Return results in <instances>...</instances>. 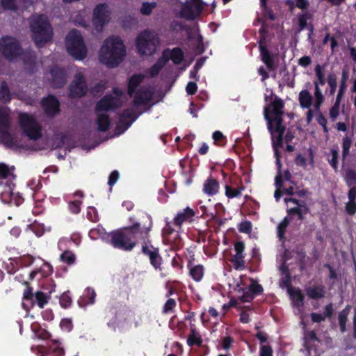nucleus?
<instances>
[{
  "label": "nucleus",
  "mask_w": 356,
  "mask_h": 356,
  "mask_svg": "<svg viewBox=\"0 0 356 356\" xmlns=\"http://www.w3.org/2000/svg\"><path fill=\"white\" fill-rule=\"evenodd\" d=\"M150 227H142L140 222L123 227L108 234L112 245H148L152 241Z\"/></svg>",
  "instance_id": "nucleus-1"
},
{
  "label": "nucleus",
  "mask_w": 356,
  "mask_h": 356,
  "mask_svg": "<svg viewBox=\"0 0 356 356\" xmlns=\"http://www.w3.org/2000/svg\"><path fill=\"white\" fill-rule=\"evenodd\" d=\"M126 55V47L122 40L117 36H110L103 42L99 58L102 63L113 68L117 67Z\"/></svg>",
  "instance_id": "nucleus-2"
},
{
  "label": "nucleus",
  "mask_w": 356,
  "mask_h": 356,
  "mask_svg": "<svg viewBox=\"0 0 356 356\" xmlns=\"http://www.w3.org/2000/svg\"><path fill=\"white\" fill-rule=\"evenodd\" d=\"M195 212L190 207H186L177 213L172 221L165 220V225L162 230V236L164 245H179L181 238L178 230H175L172 226L181 229L184 222H191Z\"/></svg>",
  "instance_id": "nucleus-3"
},
{
  "label": "nucleus",
  "mask_w": 356,
  "mask_h": 356,
  "mask_svg": "<svg viewBox=\"0 0 356 356\" xmlns=\"http://www.w3.org/2000/svg\"><path fill=\"white\" fill-rule=\"evenodd\" d=\"M284 102L279 97L264 108V118L268 122V129L274 137L275 132H284L286 127L283 124L282 116Z\"/></svg>",
  "instance_id": "nucleus-4"
},
{
  "label": "nucleus",
  "mask_w": 356,
  "mask_h": 356,
  "mask_svg": "<svg viewBox=\"0 0 356 356\" xmlns=\"http://www.w3.org/2000/svg\"><path fill=\"white\" fill-rule=\"evenodd\" d=\"M32 39L38 47H43L52 39L53 29L46 16L40 15L31 22Z\"/></svg>",
  "instance_id": "nucleus-5"
},
{
  "label": "nucleus",
  "mask_w": 356,
  "mask_h": 356,
  "mask_svg": "<svg viewBox=\"0 0 356 356\" xmlns=\"http://www.w3.org/2000/svg\"><path fill=\"white\" fill-rule=\"evenodd\" d=\"M159 44L160 38L158 34L149 29L140 32L136 40L138 53L143 56L154 54Z\"/></svg>",
  "instance_id": "nucleus-6"
},
{
  "label": "nucleus",
  "mask_w": 356,
  "mask_h": 356,
  "mask_svg": "<svg viewBox=\"0 0 356 356\" xmlns=\"http://www.w3.org/2000/svg\"><path fill=\"white\" fill-rule=\"evenodd\" d=\"M66 48L70 55L76 60H83L87 55V48L79 31L71 30L66 36Z\"/></svg>",
  "instance_id": "nucleus-7"
},
{
  "label": "nucleus",
  "mask_w": 356,
  "mask_h": 356,
  "mask_svg": "<svg viewBox=\"0 0 356 356\" xmlns=\"http://www.w3.org/2000/svg\"><path fill=\"white\" fill-rule=\"evenodd\" d=\"M131 313L127 307L120 304L109 305L106 309V318L108 319V327L115 331L121 323H125L129 320Z\"/></svg>",
  "instance_id": "nucleus-8"
},
{
  "label": "nucleus",
  "mask_w": 356,
  "mask_h": 356,
  "mask_svg": "<svg viewBox=\"0 0 356 356\" xmlns=\"http://www.w3.org/2000/svg\"><path fill=\"white\" fill-rule=\"evenodd\" d=\"M19 125L23 135L31 140H38L41 136V127L35 118L26 113H21L19 116Z\"/></svg>",
  "instance_id": "nucleus-9"
},
{
  "label": "nucleus",
  "mask_w": 356,
  "mask_h": 356,
  "mask_svg": "<svg viewBox=\"0 0 356 356\" xmlns=\"http://www.w3.org/2000/svg\"><path fill=\"white\" fill-rule=\"evenodd\" d=\"M0 52L6 60L11 61L22 54V47L15 38L3 35L0 38Z\"/></svg>",
  "instance_id": "nucleus-10"
},
{
  "label": "nucleus",
  "mask_w": 356,
  "mask_h": 356,
  "mask_svg": "<svg viewBox=\"0 0 356 356\" xmlns=\"http://www.w3.org/2000/svg\"><path fill=\"white\" fill-rule=\"evenodd\" d=\"M10 118L5 109H0V136L4 145L10 148L18 147L19 143L10 132Z\"/></svg>",
  "instance_id": "nucleus-11"
},
{
  "label": "nucleus",
  "mask_w": 356,
  "mask_h": 356,
  "mask_svg": "<svg viewBox=\"0 0 356 356\" xmlns=\"http://www.w3.org/2000/svg\"><path fill=\"white\" fill-rule=\"evenodd\" d=\"M87 92L88 86L84 76L77 73L69 86V97L70 98L82 97L86 95Z\"/></svg>",
  "instance_id": "nucleus-12"
},
{
  "label": "nucleus",
  "mask_w": 356,
  "mask_h": 356,
  "mask_svg": "<svg viewBox=\"0 0 356 356\" xmlns=\"http://www.w3.org/2000/svg\"><path fill=\"white\" fill-rule=\"evenodd\" d=\"M109 21V12L106 3H100L93 10L92 24L95 29L102 31L104 26Z\"/></svg>",
  "instance_id": "nucleus-13"
},
{
  "label": "nucleus",
  "mask_w": 356,
  "mask_h": 356,
  "mask_svg": "<svg viewBox=\"0 0 356 356\" xmlns=\"http://www.w3.org/2000/svg\"><path fill=\"white\" fill-rule=\"evenodd\" d=\"M122 106L120 98L107 94L102 97L95 105V113L107 112L114 111Z\"/></svg>",
  "instance_id": "nucleus-14"
},
{
  "label": "nucleus",
  "mask_w": 356,
  "mask_h": 356,
  "mask_svg": "<svg viewBox=\"0 0 356 356\" xmlns=\"http://www.w3.org/2000/svg\"><path fill=\"white\" fill-rule=\"evenodd\" d=\"M233 290L238 295L232 297L229 303L228 307H237L239 302H245V276L240 275L238 279H234L232 284Z\"/></svg>",
  "instance_id": "nucleus-15"
},
{
  "label": "nucleus",
  "mask_w": 356,
  "mask_h": 356,
  "mask_svg": "<svg viewBox=\"0 0 356 356\" xmlns=\"http://www.w3.org/2000/svg\"><path fill=\"white\" fill-rule=\"evenodd\" d=\"M51 86L54 88H62L67 83L66 70L58 65L53 66L50 70Z\"/></svg>",
  "instance_id": "nucleus-16"
},
{
  "label": "nucleus",
  "mask_w": 356,
  "mask_h": 356,
  "mask_svg": "<svg viewBox=\"0 0 356 356\" xmlns=\"http://www.w3.org/2000/svg\"><path fill=\"white\" fill-rule=\"evenodd\" d=\"M41 104L45 114L49 117H54L60 113V102L54 95H49L44 97Z\"/></svg>",
  "instance_id": "nucleus-17"
},
{
  "label": "nucleus",
  "mask_w": 356,
  "mask_h": 356,
  "mask_svg": "<svg viewBox=\"0 0 356 356\" xmlns=\"http://www.w3.org/2000/svg\"><path fill=\"white\" fill-rule=\"evenodd\" d=\"M134 94L133 106L135 107L147 104L152 97V92L146 86L141 87Z\"/></svg>",
  "instance_id": "nucleus-18"
},
{
  "label": "nucleus",
  "mask_w": 356,
  "mask_h": 356,
  "mask_svg": "<svg viewBox=\"0 0 356 356\" xmlns=\"http://www.w3.org/2000/svg\"><path fill=\"white\" fill-rule=\"evenodd\" d=\"M143 253L149 259L150 264L156 268H160L162 257L159 254V249L154 246H142Z\"/></svg>",
  "instance_id": "nucleus-19"
},
{
  "label": "nucleus",
  "mask_w": 356,
  "mask_h": 356,
  "mask_svg": "<svg viewBox=\"0 0 356 356\" xmlns=\"http://www.w3.org/2000/svg\"><path fill=\"white\" fill-rule=\"evenodd\" d=\"M244 248L245 246H234L235 254L232 255L229 261L236 270H243L245 267L243 254Z\"/></svg>",
  "instance_id": "nucleus-20"
},
{
  "label": "nucleus",
  "mask_w": 356,
  "mask_h": 356,
  "mask_svg": "<svg viewBox=\"0 0 356 356\" xmlns=\"http://www.w3.org/2000/svg\"><path fill=\"white\" fill-rule=\"evenodd\" d=\"M177 16L181 19L187 20H194L195 19V14L193 9V3L191 1L186 0L182 3L181 8L179 10Z\"/></svg>",
  "instance_id": "nucleus-21"
},
{
  "label": "nucleus",
  "mask_w": 356,
  "mask_h": 356,
  "mask_svg": "<svg viewBox=\"0 0 356 356\" xmlns=\"http://www.w3.org/2000/svg\"><path fill=\"white\" fill-rule=\"evenodd\" d=\"M219 188V182L210 176L204 182L203 192L208 195L212 196L218 192Z\"/></svg>",
  "instance_id": "nucleus-22"
},
{
  "label": "nucleus",
  "mask_w": 356,
  "mask_h": 356,
  "mask_svg": "<svg viewBox=\"0 0 356 356\" xmlns=\"http://www.w3.org/2000/svg\"><path fill=\"white\" fill-rule=\"evenodd\" d=\"M145 76L141 74H136L131 76L128 82L127 93L129 97H133L136 91V88L143 81Z\"/></svg>",
  "instance_id": "nucleus-23"
},
{
  "label": "nucleus",
  "mask_w": 356,
  "mask_h": 356,
  "mask_svg": "<svg viewBox=\"0 0 356 356\" xmlns=\"http://www.w3.org/2000/svg\"><path fill=\"white\" fill-rule=\"evenodd\" d=\"M250 282L248 291H246V302L251 301L254 296L261 294L263 292V287L258 284L257 280L250 278Z\"/></svg>",
  "instance_id": "nucleus-24"
},
{
  "label": "nucleus",
  "mask_w": 356,
  "mask_h": 356,
  "mask_svg": "<svg viewBox=\"0 0 356 356\" xmlns=\"http://www.w3.org/2000/svg\"><path fill=\"white\" fill-rule=\"evenodd\" d=\"M97 114V129L101 132H106L110 129L111 121L109 115L106 113Z\"/></svg>",
  "instance_id": "nucleus-25"
},
{
  "label": "nucleus",
  "mask_w": 356,
  "mask_h": 356,
  "mask_svg": "<svg viewBox=\"0 0 356 356\" xmlns=\"http://www.w3.org/2000/svg\"><path fill=\"white\" fill-rule=\"evenodd\" d=\"M189 269V275L192 279L195 282H200L204 275V267L202 265L197 264L192 266V262L190 261L187 264Z\"/></svg>",
  "instance_id": "nucleus-26"
},
{
  "label": "nucleus",
  "mask_w": 356,
  "mask_h": 356,
  "mask_svg": "<svg viewBox=\"0 0 356 356\" xmlns=\"http://www.w3.org/2000/svg\"><path fill=\"white\" fill-rule=\"evenodd\" d=\"M306 293L312 299H320L325 296V289L322 285L309 286L306 289Z\"/></svg>",
  "instance_id": "nucleus-27"
},
{
  "label": "nucleus",
  "mask_w": 356,
  "mask_h": 356,
  "mask_svg": "<svg viewBox=\"0 0 356 356\" xmlns=\"http://www.w3.org/2000/svg\"><path fill=\"white\" fill-rule=\"evenodd\" d=\"M168 56L169 60H171L175 65H179L184 60V53L180 47L169 49Z\"/></svg>",
  "instance_id": "nucleus-28"
},
{
  "label": "nucleus",
  "mask_w": 356,
  "mask_h": 356,
  "mask_svg": "<svg viewBox=\"0 0 356 356\" xmlns=\"http://www.w3.org/2000/svg\"><path fill=\"white\" fill-rule=\"evenodd\" d=\"M35 259V258L29 254H24L22 256L15 258H9V260L15 262L17 265H19L21 267L30 266L33 264Z\"/></svg>",
  "instance_id": "nucleus-29"
},
{
  "label": "nucleus",
  "mask_w": 356,
  "mask_h": 356,
  "mask_svg": "<svg viewBox=\"0 0 356 356\" xmlns=\"http://www.w3.org/2000/svg\"><path fill=\"white\" fill-rule=\"evenodd\" d=\"M202 338L201 335L197 333L195 328L191 330V332L187 339V344L190 347L197 346L198 347L202 346Z\"/></svg>",
  "instance_id": "nucleus-30"
},
{
  "label": "nucleus",
  "mask_w": 356,
  "mask_h": 356,
  "mask_svg": "<svg viewBox=\"0 0 356 356\" xmlns=\"http://www.w3.org/2000/svg\"><path fill=\"white\" fill-rule=\"evenodd\" d=\"M284 132H275L274 133V137L272 136V140H273V146L275 150V155L276 157V159L277 158L280 159V153L279 151V148L282 147L283 145V134Z\"/></svg>",
  "instance_id": "nucleus-31"
},
{
  "label": "nucleus",
  "mask_w": 356,
  "mask_h": 356,
  "mask_svg": "<svg viewBox=\"0 0 356 356\" xmlns=\"http://www.w3.org/2000/svg\"><path fill=\"white\" fill-rule=\"evenodd\" d=\"M288 292L294 302L295 307H299L303 305L304 296L300 289H295L292 287H289Z\"/></svg>",
  "instance_id": "nucleus-32"
},
{
  "label": "nucleus",
  "mask_w": 356,
  "mask_h": 356,
  "mask_svg": "<svg viewBox=\"0 0 356 356\" xmlns=\"http://www.w3.org/2000/svg\"><path fill=\"white\" fill-rule=\"evenodd\" d=\"M12 94L8 88L7 83L3 81L0 86V100L6 104L11 101Z\"/></svg>",
  "instance_id": "nucleus-33"
},
{
  "label": "nucleus",
  "mask_w": 356,
  "mask_h": 356,
  "mask_svg": "<svg viewBox=\"0 0 356 356\" xmlns=\"http://www.w3.org/2000/svg\"><path fill=\"white\" fill-rule=\"evenodd\" d=\"M24 284L26 286V289H24L23 293V300L24 301L29 302L30 304V307H33L35 305V293L33 292V288L26 281L24 282Z\"/></svg>",
  "instance_id": "nucleus-34"
},
{
  "label": "nucleus",
  "mask_w": 356,
  "mask_h": 356,
  "mask_svg": "<svg viewBox=\"0 0 356 356\" xmlns=\"http://www.w3.org/2000/svg\"><path fill=\"white\" fill-rule=\"evenodd\" d=\"M350 312V306L347 305L345 309L339 312L338 316L339 324L341 332H344L346 330V324L348 321V316Z\"/></svg>",
  "instance_id": "nucleus-35"
},
{
  "label": "nucleus",
  "mask_w": 356,
  "mask_h": 356,
  "mask_svg": "<svg viewBox=\"0 0 356 356\" xmlns=\"http://www.w3.org/2000/svg\"><path fill=\"white\" fill-rule=\"evenodd\" d=\"M299 102L302 107L309 108L312 102L310 93L306 90H302L299 95Z\"/></svg>",
  "instance_id": "nucleus-36"
},
{
  "label": "nucleus",
  "mask_w": 356,
  "mask_h": 356,
  "mask_svg": "<svg viewBox=\"0 0 356 356\" xmlns=\"http://www.w3.org/2000/svg\"><path fill=\"white\" fill-rule=\"evenodd\" d=\"M0 5L6 11L17 12L19 9L16 0H0Z\"/></svg>",
  "instance_id": "nucleus-37"
},
{
  "label": "nucleus",
  "mask_w": 356,
  "mask_h": 356,
  "mask_svg": "<svg viewBox=\"0 0 356 356\" xmlns=\"http://www.w3.org/2000/svg\"><path fill=\"white\" fill-rule=\"evenodd\" d=\"M35 305L42 309L48 302V297L47 294L42 291H38L35 293L34 297Z\"/></svg>",
  "instance_id": "nucleus-38"
},
{
  "label": "nucleus",
  "mask_w": 356,
  "mask_h": 356,
  "mask_svg": "<svg viewBox=\"0 0 356 356\" xmlns=\"http://www.w3.org/2000/svg\"><path fill=\"white\" fill-rule=\"evenodd\" d=\"M72 303V299L70 294V291L64 292L59 298L60 306L63 309H68Z\"/></svg>",
  "instance_id": "nucleus-39"
},
{
  "label": "nucleus",
  "mask_w": 356,
  "mask_h": 356,
  "mask_svg": "<svg viewBox=\"0 0 356 356\" xmlns=\"http://www.w3.org/2000/svg\"><path fill=\"white\" fill-rule=\"evenodd\" d=\"M28 230L35 234V235L37 237L42 236L45 232L44 225L42 224L37 223L36 222H34L33 224L29 225L27 231Z\"/></svg>",
  "instance_id": "nucleus-40"
},
{
  "label": "nucleus",
  "mask_w": 356,
  "mask_h": 356,
  "mask_svg": "<svg viewBox=\"0 0 356 356\" xmlns=\"http://www.w3.org/2000/svg\"><path fill=\"white\" fill-rule=\"evenodd\" d=\"M60 260L68 265H72L74 263L76 257L75 254L70 250L64 251L60 256Z\"/></svg>",
  "instance_id": "nucleus-41"
},
{
  "label": "nucleus",
  "mask_w": 356,
  "mask_h": 356,
  "mask_svg": "<svg viewBox=\"0 0 356 356\" xmlns=\"http://www.w3.org/2000/svg\"><path fill=\"white\" fill-rule=\"evenodd\" d=\"M212 138L214 143L220 147H224L226 144L227 139L223 134L220 131H216L213 133Z\"/></svg>",
  "instance_id": "nucleus-42"
},
{
  "label": "nucleus",
  "mask_w": 356,
  "mask_h": 356,
  "mask_svg": "<svg viewBox=\"0 0 356 356\" xmlns=\"http://www.w3.org/2000/svg\"><path fill=\"white\" fill-rule=\"evenodd\" d=\"M312 18V15L308 12L300 15L298 16V22H299V29L298 32H300L307 26V20H310Z\"/></svg>",
  "instance_id": "nucleus-43"
},
{
  "label": "nucleus",
  "mask_w": 356,
  "mask_h": 356,
  "mask_svg": "<svg viewBox=\"0 0 356 356\" xmlns=\"http://www.w3.org/2000/svg\"><path fill=\"white\" fill-rule=\"evenodd\" d=\"M12 175V172L9 167L3 163H0V185L3 184V181L6 179L10 175Z\"/></svg>",
  "instance_id": "nucleus-44"
},
{
  "label": "nucleus",
  "mask_w": 356,
  "mask_h": 356,
  "mask_svg": "<svg viewBox=\"0 0 356 356\" xmlns=\"http://www.w3.org/2000/svg\"><path fill=\"white\" fill-rule=\"evenodd\" d=\"M177 306V302L175 299L169 298L164 304L162 313L164 314L172 312Z\"/></svg>",
  "instance_id": "nucleus-45"
},
{
  "label": "nucleus",
  "mask_w": 356,
  "mask_h": 356,
  "mask_svg": "<svg viewBox=\"0 0 356 356\" xmlns=\"http://www.w3.org/2000/svg\"><path fill=\"white\" fill-rule=\"evenodd\" d=\"M345 179L348 186L356 184V171L350 168L347 169L345 174Z\"/></svg>",
  "instance_id": "nucleus-46"
},
{
  "label": "nucleus",
  "mask_w": 356,
  "mask_h": 356,
  "mask_svg": "<svg viewBox=\"0 0 356 356\" xmlns=\"http://www.w3.org/2000/svg\"><path fill=\"white\" fill-rule=\"evenodd\" d=\"M81 204H82V201L79 200L70 201L68 203V209L72 213L78 214L81 211Z\"/></svg>",
  "instance_id": "nucleus-47"
},
{
  "label": "nucleus",
  "mask_w": 356,
  "mask_h": 356,
  "mask_svg": "<svg viewBox=\"0 0 356 356\" xmlns=\"http://www.w3.org/2000/svg\"><path fill=\"white\" fill-rule=\"evenodd\" d=\"M87 218L93 222L99 220L97 210L94 207H88L87 209Z\"/></svg>",
  "instance_id": "nucleus-48"
},
{
  "label": "nucleus",
  "mask_w": 356,
  "mask_h": 356,
  "mask_svg": "<svg viewBox=\"0 0 356 356\" xmlns=\"http://www.w3.org/2000/svg\"><path fill=\"white\" fill-rule=\"evenodd\" d=\"M314 86H315V92H314V95H315V97L316 99V104H315V108L316 110H318L319 109V107H320V105L323 103V96L321 92V90L318 86V83L317 82H315L314 83Z\"/></svg>",
  "instance_id": "nucleus-49"
},
{
  "label": "nucleus",
  "mask_w": 356,
  "mask_h": 356,
  "mask_svg": "<svg viewBox=\"0 0 356 356\" xmlns=\"http://www.w3.org/2000/svg\"><path fill=\"white\" fill-rule=\"evenodd\" d=\"M156 6L155 3L143 2L140 8V13L143 15H149L153 8Z\"/></svg>",
  "instance_id": "nucleus-50"
},
{
  "label": "nucleus",
  "mask_w": 356,
  "mask_h": 356,
  "mask_svg": "<svg viewBox=\"0 0 356 356\" xmlns=\"http://www.w3.org/2000/svg\"><path fill=\"white\" fill-rule=\"evenodd\" d=\"M225 194L229 198L236 197L241 195V189L232 186H226Z\"/></svg>",
  "instance_id": "nucleus-51"
},
{
  "label": "nucleus",
  "mask_w": 356,
  "mask_h": 356,
  "mask_svg": "<svg viewBox=\"0 0 356 356\" xmlns=\"http://www.w3.org/2000/svg\"><path fill=\"white\" fill-rule=\"evenodd\" d=\"M169 52V49H165L163 50L162 53V56L157 60L155 64L159 66L161 69H162L166 63L169 61V58L168 56V53Z\"/></svg>",
  "instance_id": "nucleus-52"
},
{
  "label": "nucleus",
  "mask_w": 356,
  "mask_h": 356,
  "mask_svg": "<svg viewBox=\"0 0 356 356\" xmlns=\"http://www.w3.org/2000/svg\"><path fill=\"white\" fill-rule=\"evenodd\" d=\"M131 122L128 121L124 117L120 115L117 129H122L121 132H123L127 130L131 125Z\"/></svg>",
  "instance_id": "nucleus-53"
},
{
  "label": "nucleus",
  "mask_w": 356,
  "mask_h": 356,
  "mask_svg": "<svg viewBox=\"0 0 356 356\" xmlns=\"http://www.w3.org/2000/svg\"><path fill=\"white\" fill-rule=\"evenodd\" d=\"M53 344L54 347H51L50 349L52 350L54 356H64L65 350L63 348L60 346V343L57 340H53Z\"/></svg>",
  "instance_id": "nucleus-54"
},
{
  "label": "nucleus",
  "mask_w": 356,
  "mask_h": 356,
  "mask_svg": "<svg viewBox=\"0 0 356 356\" xmlns=\"http://www.w3.org/2000/svg\"><path fill=\"white\" fill-rule=\"evenodd\" d=\"M352 145V140L349 137L343 139V159H345L349 154V149Z\"/></svg>",
  "instance_id": "nucleus-55"
},
{
  "label": "nucleus",
  "mask_w": 356,
  "mask_h": 356,
  "mask_svg": "<svg viewBox=\"0 0 356 356\" xmlns=\"http://www.w3.org/2000/svg\"><path fill=\"white\" fill-rule=\"evenodd\" d=\"M327 83L330 87V93L333 95L337 88V76L334 74H330L327 76Z\"/></svg>",
  "instance_id": "nucleus-56"
},
{
  "label": "nucleus",
  "mask_w": 356,
  "mask_h": 356,
  "mask_svg": "<svg viewBox=\"0 0 356 356\" xmlns=\"http://www.w3.org/2000/svg\"><path fill=\"white\" fill-rule=\"evenodd\" d=\"M323 67L320 65H317L315 67V73L318 79V83H319L321 85L323 86L325 83L324 74H323Z\"/></svg>",
  "instance_id": "nucleus-57"
},
{
  "label": "nucleus",
  "mask_w": 356,
  "mask_h": 356,
  "mask_svg": "<svg viewBox=\"0 0 356 356\" xmlns=\"http://www.w3.org/2000/svg\"><path fill=\"white\" fill-rule=\"evenodd\" d=\"M60 327L63 330L70 332L73 328L72 320L70 318H63L60 322Z\"/></svg>",
  "instance_id": "nucleus-58"
},
{
  "label": "nucleus",
  "mask_w": 356,
  "mask_h": 356,
  "mask_svg": "<svg viewBox=\"0 0 356 356\" xmlns=\"http://www.w3.org/2000/svg\"><path fill=\"white\" fill-rule=\"evenodd\" d=\"M234 343V339L230 336H226L222 339L221 346L225 350H229Z\"/></svg>",
  "instance_id": "nucleus-59"
},
{
  "label": "nucleus",
  "mask_w": 356,
  "mask_h": 356,
  "mask_svg": "<svg viewBox=\"0 0 356 356\" xmlns=\"http://www.w3.org/2000/svg\"><path fill=\"white\" fill-rule=\"evenodd\" d=\"M120 115L126 120L129 119V122H131V123H133L138 118V115H136L131 109L129 108L124 110Z\"/></svg>",
  "instance_id": "nucleus-60"
},
{
  "label": "nucleus",
  "mask_w": 356,
  "mask_h": 356,
  "mask_svg": "<svg viewBox=\"0 0 356 356\" xmlns=\"http://www.w3.org/2000/svg\"><path fill=\"white\" fill-rule=\"evenodd\" d=\"M289 225V220L286 218H285L283 221L278 225V237L282 239L284 236V233L286 227Z\"/></svg>",
  "instance_id": "nucleus-61"
},
{
  "label": "nucleus",
  "mask_w": 356,
  "mask_h": 356,
  "mask_svg": "<svg viewBox=\"0 0 356 356\" xmlns=\"http://www.w3.org/2000/svg\"><path fill=\"white\" fill-rule=\"evenodd\" d=\"M332 159L330 161V165L332 168L337 170V163H338V151L337 149H332L331 150Z\"/></svg>",
  "instance_id": "nucleus-62"
},
{
  "label": "nucleus",
  "mask_w": 356,
  "mask_h": 356,
  "mask_svg": "<svg viewBox=\"0 0 356 356\" xmlns=\"http://www.w3.org/2000/svg\"><path fill=\"white\" fill-rule=\"evenodd\" d=\"M197 86L195 82L190 81L186 87V91L188 95H193L197 92Z\"/></svg>",
  "instance_id": "nucleus-63"
},
{
  "label": "nucleus",
  "mask_w": 356,
  "mask_h": 356,
  "mask_svg": "<svg viewBox=\"0 0 356 356\" xmlns=\"http://www.w3.org/2000/svg\"><path fill=\"white\" fill-rule=\"evenodd\" d=\"M120 177V174L118 170H113L109 175L108 184L111 187L113 186L118 180Z\"/></svg>",
  "instance_id": "nucleus-64"
}]
</instances>
